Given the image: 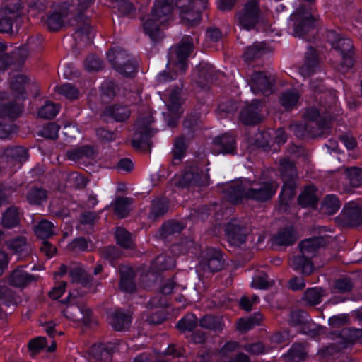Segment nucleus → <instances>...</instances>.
<instances>
[{
    "mask_svg": "<svg viewBox=\"0 0 362 362\" xmlns=\"http://www.w3.org/2000/svg\"><path fill=\"white\" fill-rule=\"evenodd\" d=\"M306 353L304 346L300 343L293 344L284 354V358L289 362H300L304 361Z\"/></svg>",
    "mask_w": 362,
    "mask_h": 362,
    "instance_id": "45",
    "label": "nucleus"
},
{
    "mask_svg": "<svg viewBox=\"0 0 362 362\" xmlns=\"http://www.w3.org/2000/svg\"><path fill=\"white\" fill-rule=\"evenodd\" d=\"M215 78V69L212 65L208 63L201 62L193 71L194 82L203 90H208Z\"/></svg>",
    "mask_w": 362,
    "mask_h": 362,
    "instance_id": "15",
    "label": "nucleus"
},
{
    "mask_svg": "<svg viewBox=\"0 0 362 362\" xmlns=\"http://www.w3.org/2000/svg\"><path fill=\"white\" fill-rule=\"evenodd\" d=\"M260 10L256 0H250L235 15V22L242 29L250 30L259 22Z\"/></svg>",
    "mask_w": 362,
    "mask_h": 362,
    "instance_id": "10",
    "label": "nucleus"
},
{
    "mask_svg": "<svg viewBox=\"0 0 362 362\" xmlns=\"http://www.w3.org/2000/svg\"><path fill=\"white\" fill-rule=\"evenodd\" d=\"M200 263L203 267H206L211 272H218L223 267L224 259L223 254L218 249L208 247L204 251Z\"/></svg>",
    "mask_w": 362,
    "mask_h": 362,
    "instance_id": "18",
    "label": "nucleus"
},
{
    "mask_svg": "<svg viewBox=\"0 0 362 362\" xmlns=\"http://www.w3.org/2000/svg\"><path fill=\"white\" fill-rule=\"evenodd\" d=\"M110 324L116 331H123L129 327L132 322V317L121 309L115 310L109 316Z\"/></svg>",
    "mask_w": 362,
    "mask_h": 362,
    "instance_id": "31",
    "label": "nucleus"
},
{
    "mask_svg": "<svg viewBox=\"0 0 362 362\" xmlns=\"http://www.w3.org/2000/svg\"><path fill=\"white\" fill-rule=\"evenodd\" d=\"M308 127V124L305 122L304 124L292 122L289 125L290 131L300 139L310 138Z\"/></svg>",
    "mask_w": 362,
    "mask_h": 362,
    "instance_id": "63",
    "label": "nucleus"
},
{
    "mask_svg": "<svg viewBox=\"0 0 362 362\" xmlns=\"http://www.w3.org/2000/svg\"><path fill=\"white\" fill-rule=\"evenodd\" d=\"M113 4V8H116L122 16L131 15L135 11L132 4L129 0H114Z\"/></svg>",
    "mask_w": 362,
    "mask_h": 362,
    "instance_id": "62",
    "label": "nucleus"
},
{
    "mask_svg": "<svg viewBox=\"0 0 362 362\" xmlns=\"http://www.w3.org/2000/svg\"><path fill=\"white\" fill-rule=\"evenodd\" d=\"M130 116V110L127 106L122 105H115L107 107L102 115L104 119L106 117H112L116 122H124Z\"/></svg>",
    "mask_w": 362,
    "mask_h": 362,
    "instance_id": "33",
    "label": "nucleus"
},
{
    "mask_svg": "<svg viewBox=\"0 0 362 362\" xmlns=\"http://www.w3.org/2000/svg\"><path fill=\"white\" fill-rule=\"evenodd\" d=\"M197 324V317L192 313H188L179 320L176 327L181 332L192 331L196 327Z\"/></svg>",
    "mask_w": 362,
    "mask_h": 362,
    "instance_id": "55",
    "label": "nucleus"
},
{
    "mask_svg": "<svg viewBox=\"0 0 362 362\" xmlns=\"http://www.w3.org/2000/svg\"><path fill=\"white\" fill-rule=\"evenodd\" d=\"M194 49L192 38L185 36L180 42L173 46L169 50V64H174L175 71L180 74L185 73L187 67L188 58Z\"/></svg>",
    "mask_w": 362,
    "mask_h": 362,
    "instance_id": "4",
    "label": "nucleus"
},
{
    "mask_svg": "<svg viewBox=\"0 0 362 362\" xmlns=\"http://www.w3.org/2000/svg\"><path fill=\"white\" fill-rule=\"evenodd\" d=\"M47 346V339L45 337H37L31 339L28 344V350L33 354H39Z\"/></svg>",
    "mask_w": 362,
    "mask_h": 362,
    "instance_id": "64",
    "label": "nucleus"
},
{
    "mask_svg": "<svg viewBox=\"0 0 362 362\" xmlns=\"http://www.w3.org/2000/svg\"><path fill=\"white\" fill-rule=\"evenodd\" d=\"M300 98L296 90H287L281 93L279 103L286 110H291L297 105Z\"/></svg>",
    "mask_w": 362,
    "mask_h": 362,
    "instance_id": "42",
    "label": "nucleus"
},
{
    "mask_svg": "<svg viewBox=\"0 0 362 362\" xmlns=\"http://www.w3.org/2000/svg\"><path fill=\"white\" fill-rule=\"evenodd\" d=\"M327 40L331 44L332 47L334 49L340 52L341 54V71H345L351 68L354 63V45L351 40L347 37H344L334 30L327 31Z\"/></svg>",
    "mask_w": 362,
    "mask_h": 362,
    "instance_id": "6",
    "label": "nucleus"
},
{
    "mask_svg": "<svg viewBox=\"0 0 362 362\" xmlns=\"http://www.w3.org/2000/svg\"><path fill=\"white\" fill-rule=\"evenodd\" d=\"M317 200L315 188L313 185L306 187L298 198V204L303 207L310 206L314 208Z\"/></svg>",
    "mask_w": 362,
    "mask_h": 362,
    "instance_id": "43",
    "label": "nucleus"
},
{
    "mask_svg": "<svg viewBox=\"0 0 362 362\" xmlns=\"http://www.w3.org/2000/svg\"><path fill=\"white\" fill-rule=\"evenodd\" d=\"M114 353V346L111 344L99 343L93 344L89 349L90 356L97 361H109Z\"/></svg>",
    "mask_w": 362,
    "mask_h": 362,
    "instance_id": "28",
    "label": "nucleus"
},
{
    "mask_svg": "<svg viewBox=\"0 0 362 362\" xmlns=\"http://www.w3.org/2000/svg\"><path fill=\"white\" fill-rule=\"evenodd\" d=\"M76 21L78 22H83L82 25L77 28L74 33L76 41L84 45H90L93 41V37L90 35L92 28L89 23L86 21V17L81 13H78L76 16Z\"/></svg>",
    "mask_w": 362,
    "mask_h": 362,
    "instance_id": "30",
    "label": "nucleus"
},
{
    "mask_svg": "<svg viewBox=\"0 0 362 362\" xmlns=\"http://www.w3.org/2000/svg\"><path fill=\"white\" fill-rule=\"evenodd\" d=\"M209 177L195 161L187 162L182 174L175 182L177 187H199L208 184Z\"/></svg>",
    "mask_w": 362,
    "mask_h": 362,
    "instance_id": "9",
    "label": "nucleus"
},
{
    "mask_svg": "<svg viewBox=\"0 0 362 362\" xmlns=\"http://www.w3.org/2000/svg\"><path fill=\"white\" fill-rule=\"evenodd\" d=\"M27 199L31 204L40 205L47 199V192L42 187H32L26 195Z\"/></svg>",
    "mask_w": 362,
    "mask_h": 362,
    "instance_id": "51",
    "label": "nucleus"
},
{
    "mask_svg": "<svg viewBox=\"0 0 362 362\" xmlns=\"http://www.w3.org/2000/svg\"><path fill=\"white\" fill-rule=\"evenodd\" d=\"M55 225L46 219H42L33 227L35 235L41 240H47L56 235Z\"/></svg>",
    "mask_w": 362,
    "mask_h": 362,
    "instance_id": "35",
    "label": "nucleus"
},
{
    "mask_svg": "<svg viewBox=\"0 0 362 362\" xmlns=\"http://www.w3.org/2000/svg\"><path fill=\"white\" fill-rule=\"evenodd\" d=\"M109 62L119 74L132 77L136 71L137 64L133 60L126 50L120 47L110 49L107 54Z\"/></svg>",
    "mask_w": 362,
    "mask_h": 362,
    "instance_id": "7",
    "label": "nucleus"
},
{
    "mask_svg": "<svg viewBox=\"0 0 362 362\" xmlns=\"http://www.w3.org/2000/svg\"><path fill=\"white\" fill-rule=\"evenodd\" d=\"M207 6V0H199L196 5L180 12V16L184 24L193 27L197 25L201 19V11Z\"/></svg>",
    "mask_w": 362,
    "mask_h": 362,
    "instance_id": "21",
    "label": "nucleus"
},
{
    "mask_svg": "<svg viewBox=\"0 0 362 362\" xmlns=\"http://www.w3.org/2000/svg\"><path fill=\"white\" fill-rule=\"evenodd\" d=\"M316 123L311 125L312 129L308 127L310 138L325 137L330 134L331 124L328 119H321L320 121H317Z\"/></svg>",
    "mask_w": 362,
    "mask_h": 362,
    "instance_id": "41",
    "label": "nucleus"
},
{
    "mask_svg": "<svg viewBox=\"0 0 362 362\" xmlns=\"http://www.w3.org/2000/svg\"><path fill=\"white\" fill-rule=\"evenodd\" d=\"M57 91L67 99H77L79 95L78 88L71 83H65L56 88Z\"/></svg>",
    "mask_w": 362,
    "mask_h": 362,
    "instance_id": "61",
    "label": "nucleus"
},
{
    "mask_svg": "<svg viewBox=\"0 0 362 362\" xmlns=\"http://www.w3.org/2000/svg\"><path fill=\"white\" fill-rule=\"evenodd\" d=\"M87 180L77 172H72L67 175L66 185L74 189H81L86 187Z\"/></svg>",
    "mask_w": 362,
    "mask_h": 362,
    "instance_id": "58",
    "label": "nucleus"
},
{
    "mask_svg": "<svg viewBox=\"0 0 362 362\" xmlns=\"http://www.w3.org/2000/svg\"><path fill=\"white\" fill-rule=\"evenodd\" d=\"M247 187L243 181L235 180L223 186V198L228 202L236 204L243 199H247Z\"/></svg>",
    "mask_w": 362,
    "mask_h": 362,
    "instance_id": "16",
    "label": "nucleus"
},
{
    "mask_svg": "<svg viewBox=\"0 0 362 362\" xmlns=\"http://www.w3.org/2000/svg\"><path fill=\"white\" fill-rule=\"evenodd\" d=\"M22 214L14 205L7 208L1 214L0 225L5 229H13L21 225Z\"/></svg>",
    "mask_w": 362,
    "mask_h": 362,
    "instance_id": "24",
    "label": "nucleus"
},
{
    "mask_svg": "<svg viewBox=\"0 0 362 362\" xmlns=\"http://www.w3.org/2000/svg\"><path fill=\"white\" fill-rule=\"evenodd\" d=\"M344 219L351 226H356L362 224V204L356 201L346 204L343 211Z\"/></svg>",
    "mask_w": 362,
    "mask_h": 362,
    "instance_id": "22",
    "label": "nucleus"
},
{
    "mask_svg": "<svg viewBox=\"0 0 362 362\" xmlns=\"http://www.w3.org/2000/svg\"><path fill=\"white\" fill-rule=\"evenodd\" d=\"M175 266V260L171 257L161 254L153 261L151 267V272L141 276L143 286L151 287L158 277L154 273L171 269Z\"/></svg>",
    "mask_w": 362,
    "mask_h": 362,
    "instance_id": "13",
    "label": "nucleus"
},
{
    "mask_svg": "<svg viewBox=\"0 0 362 362\" xmlns=\"http://www.w3.org/2000/svg\"><path fill=\"white\" fill-rule=\"evenodd\" d=\"M73 283H77L83 287H88L92 284L93 277L81 267H71L69 271Z\"/></svg>",
    "mask_w": 362,
    "mask_h": 362,
    "instance_id": "38",
    "label": "nucleus"
},
{
    "mask_svg": "<svg viewBox=\"0 0 362 362\" xmlns=\"http://www.w3.org/2000/svg\"><path fill=\"white\" fill-rule=\"evenodd\" d=\"M279 184L275 181L253 182L247 188V199L259 202L269 200L276 193Z\"/></svg>",
    "mask_w": 362,
    "mask_h": 362,
    "instance_id": "12",
    "label": "nucleus"
},
{
    "mask_svg": "<svg viewBox=\"0 0 362 362\" xmlns=\"http://www.w3.org/2000/svg\"><path fill=\"white\" fill-rule=\"evenodd\" d=\"M132 202V199L124 197H117L115 199L114 204L115 213L118 217L124 218L129 212V205Z\"/></svg>",
    "mask_w": 362,
    "mask_h": 362,
    "instance_id": "53",
    "label": "nucleus"
},
{
    "mask_svg": "<svg viewBox=\"0 0 362 362\" xmlns=\"http://www.w3.org/2000/svg\"><path fill=\"white\" fill-rule=\"evenodd\" d=\"M153 117L149 113L141 116L135 124L136 132L132 140V145L136 149L150 151L151 142L150 139L155 134L156 129L152 128Z\"/></svg>",
    "mask_w": 362,
    "mask_h": 362,
    "instance_id": "3",
    "label": "nucleus"
},
{
    "mask_svg": "<svg viewBox=\"0 0 362 362\" xmlns=\"http://www.w3.org/2000/svg\"><path fill=\"white\" fill-rule=\"evenodd\" d=\"M183 228L182 223L175 220L168 221L160 228V236L164 240H170L173 237L180 235Z\"/></svg>",
    "mask_w": 362,
    "mask_h": 362,
    "instance_id": "39",
    "label": "nucleus"
},
{
    "mask_svg": "<svg viewBox=\"0 0 362 362\" xmlns=\"http://www.w3.org/2000/svg\"><path fill=\"white\" fill-rule=\"evenodd\" d=\"M168 211V202L163 199H156L153 201L151 210L148 218L153 221L164 216Z\"/></svg>",
    "mask_w": 362,
    "mask_h": 362,
    "instance_id": "47",
    "label": "nucleus"
},
{
    "mask_svg": "<svg viewBox=\"0 0 362 362\" xmlns=\"http://www.w3.org/2000/svg\"><path fill=\"white\" fill-rule=\"evenodd\" d=\"M310 320L308 313L302 309H296L290 312L288 322L291 327L305 325Z\"/></svg>",
    "mask_w": 362,
    "mask_h": 362,
    "instance_id": "49",
    "label": "nucleus"
},
{
    "mask_svg": "<svg viewBox=\"0 0 362 362\" xmlns=\"http://www.w3.org/2000/svg\"><path fill=\"white\" fill-rule=\"evenodd\" d=\"M247 228L238 220L229 221L225 226V235L230 247H240L245 243Z\"/></svg>",
    "mask_w": 362,
    "mask_h": 362,
    "instance_id": "14",
    "label": "nucleus"
},
{
    "mask_svg": "<svg viewBox=\"0 0 362 362\" xmlns=\"http://www.w3.org/2000/svg\"><path fill=\"white\" fill-rule=\"evenodd\" d=\"M345 175L353 187L362 186V170L356 167H351L345 169Z\"/></svg>",
    "mask_w": 362,
    "mask_h": 362,
    "instance_id": "56",
    "label": "nucleus"
},
{
    "mask_svg": "<svg viewBox=\"0 0 362 362\" xmlns=\"http://www.w3.org/2000/svg\"><path fill=\"white\" fill-rule=\"evenodd\" d=\"M7 245L15 253L22 255L28 253L30 250V246L28 243V239L25 236H18L7 242Z\"/></svg>",
    "mask_w": 362,
    "mask_h": 362,
    "instance_id": "48",
    "label": "nucleus"
},
{
    "mask_svg": "<svg viewBox=\"0 0 362 362\" xmlns=\"http://www.w3.org/2000/svg\"><path fill=\"white\" fill-rule=\"evenodd\" d=\"M187 144L184 136L176 137L172 149V163L174 165H180L182 159L186 154Z\"/></svg>",
    "mask_w": 362,
    "mask_h": 362,
    "instance_id": "40",
    "label": "nucleus"
},
{
    "mask_svg": "<svg viewBox=\"0 0 362 362\" xmlns=\"http://www.w3.org/2000/svg\"><path fill=\"white\" fill-rule=\"evenodd\" d=\"M28 158L26 148L22 146H14L5 149L2 159L5 160L9 167L20 165Z\"/></svg>",
    "mask_w": 362,
    "mask_h": 362,
    "instance_id": "26",
    "label": "nucleus"
},
{
    "mask_svg": "<svg viewBox=\"0 0 362 362\" xmlns=\"http://www.w3.org/2000/svg\"><path fill=\"white\" fill-rule=\"evenodd\" d=\"M273 245L279 246H288L293 245L296 240L297 237L293 227L284 228L279 230L272 238Z\"/></svg>",
    "mask_w": 362,
    "mask_h": 362,
    "instance_id": "34",
    "label": "nucleus"
},
{
    "mask_svg": "<svg viewBox=\"0 0 362 362\" xmlns=\"http://www.w3.org/2000/svg\"><path fill=\"white\" fill-rule=\"evenodd\" d=\"M274 76L266 71H254L250 76V88L255 93L269 95L274 91Z\"/></svg>",
    "mask_w": 362,
    "mask_h": 362,
    "instance_id": "11",
    "label": "nucleus"
},
{
    "mask_svg": "<svg viewBox=\"0 0 362 362\" xmlns=\"http://www.w3.org/2000/svg\"><path fill=\"white\" fill-rule=\"evenodd\" d=\"M318 66V58L316 51L312 47L308 48L305 53L304 64L300 67V72L304 76H310L313 74Z\"/></svg>",
    "mask_w": 362,
    "mask_h": 362,
    "instance_id": "36",
    "label": "nucleus"
},
{
    "mask_svg": "<svg viewBox=\"0 0 362 362\" xmlns=\"http://www.w3.org/2000/svg\"><path fill=\"white\" fill-rule=\"evenodd\" d=\"M270 49L264 42H255L252 45L246 47L243 57L245 62H250L262 57L269 52Z\"/></svg>",
    "mask_w": 362,
    "mask_h": 362,
    "instance_id": "32",
    "label": "nucleus"
},
{
    "mask_svg": "<svg viewBox=\"0 0 362 362\" xmlns=\"http://www.w3.org/2000/svg\"><path fill=\"white\" fill-rule=\"evenodd\" d=\"M262 104V102L260 100H253L240 112V121L246 125H254L260 122L262 120V117L259 114V107Z\"/></svg>",
    "mask_w": 362,
    "mask_h": 362,
    "instance_id": "20",
    "label": "nucleus"
},
{
    "mask_svg": "<svg viewBox=\"0 0 362 362\" xmlns=\"http://www.w3.org/2000/svg\"><path fill=\"white\" fill-rule=\"evenodd\" d=\"M293 22V35L303 37L308 34L315 27V18L310 13V6L300 5L291 15Z\"/></svg>",
    "mask_w": 362,
    "mask_h": 362,
    "instance_id": "8",
    "label": "nucleus"
},
{
    "mask_svg": "<svg viewBox=\"0 0 362 362\" xmlns=\"http://www.w3.org/2000/svg\"><path fill=\"white\" fill-rule=\"evenodd\" d=\"M59 111V105L52 102H47L38 110V116L45 119H52Z\"/></svg>",
    "mask_w": 362,
    "mask_h": 362,
    "instance_id": "57",
    "label": "nucleus"
},
{
    "mask_svg": "<svg viewBox=\"0 0 362 362\" xmlns=\"http://www.w3.org/2000/svg\"><path fill=\"white\" fill-rule=\"evenodd\" d=\"M23 111L22 105L16 103H8L0 105V117H9L15 119L18 117Z\"/></svg>",
    "mask_w": 362,
    "mask_h": 362,
    "instance_id": "50",
    "label": "nucleus"
},
{
    "mask_svg": "<svg viewBox=\"0 0 362 362\" xmlns=\"http://www.w3.org/2000/svg\"><path fill=\"white\" fill-rule=\"evenodd\" d=\"M341 206V203L338 197L335 195H327L325 197L321 209L327 214L332 215L336 213Z\"/></svg>",
    "mask_w": 362,
    "mask_h": 362,
    "instance_id": "52",
    "label": "nucleus"
},
{
    "mask_svg": "<svg viewBox=\"0 0 362 362\" xmlns=\"http://www.w3.org/2000/svg\"><path fill=\"white\" fill-rule=\"evenodd\" d=\"M167 296H152L147 304V308H151L153 306H155L158 309L148 316L147 322L149 325H160L167 319L166 314L163 310L164 308L168 307Z\"/></svg>",
    "mask_w": 362,
    "mask_h": 362,
    "instance_id": "17",
    "label": "nucleus"
},
{
    "mask_svg": "<svg viewBox=\"0 0 362 362\" xmlns=\"http://www.w3.org/2000/svg\"><path fill=\"white\" fill-rule=\"evenodd\" d=\"M332 334L340 339L339 349H345L353 345L356 340L362 338V329L346 327L334 331Z\"/></svg>",
    "mask_w": 362,
    "mask_h": 362,
    "instance_id": "19",
    "label": "nucleus"
},
{
    "mask_svg": "<svg viewBox=\"0 0 362 362\" xmlns=\"http://www.w3.org/2000/svg\"><path fill=\"white\" fill-rule=\"evenodd\" d=\"M327 111V107L320 105V107H309L305 108L303 113V118L305 122L308 124V127L313 128L311 125L317 124V121L321 119H327L325 113Z\"/></svg>",
    "mask_w": 362,
    "mask_h": 362,
    "instance_id": "37",
    "label": "nucleus"
},
{
    "mask_svg": "<svg viewBox=\"0 0 362 362\" xmlns=\"http://www.w3.org/2000/svg\"><path fill=\"white\" fill-rule=\"evenodd\" d=\"M36 280L37 278L35 276L29 274L23 269L18 267L11 273L8 282L11 286L23 288Z\"/></svg>",
    "mask_w": 362,
    "mask_h": 362,
    "instance_id": "27",
    "label": "nucleus"
},
{
    "mask_svg": "<svg viewBox=\"0 0 362 362\" xmlns=\"http://www.w3.org/2000/svg\"><path fill=\"white\" fill-rule=\"evenodd\" d=\"M115 238L117 244L123 248L132 249L134 246L131 233L124 228H117L116 229Z\"/></svg>",
    "mask_w": 362,
    "mask_h": 362,
    "instance_id": "54",
    "label": "nucleus"
},
{
    "mask_svg": "<svg viewBox=\"0 0 362 362\" xmlns=\"http://www.w3.org/2000/svg\"><path fill=\"white\" fill-rule=\"evenodd\" d=\"M216 153L232 154L235 152V140L233 135L223 134L216 136L213 141Z\"/></svg>",
    "mask_w": 362,
    "mask_h": 362,
    "instance_id": "25",
    "label": "nucleus"
},
{
    "mask_svg": "<svg viewBox=\"0 0 362 362\" xmlns=\"http://www.w3.org/2000/svg\"><path fill=\"white\" fill-rule=\"evenodd\" d=\"M22 8L21 0H0V14L18 12Z\"/></svg>",
    "mask_w": 362,
    "mask_h": 362,
    "instance_id": "60",
    "label": "nucleus"
},
{
    "mask_svg": "<svg viewBox=\"0 0 362 362\" xmlns=\"http://www.w3.org/2000/svg\"><path fill=\"white\" fill-rule=\"evenodd\" d=\"M65 13L59 11H54L47 15L45 24L50 31H57L64 25Z\"/></svg>",
    "mask_w": 362,
    "mask_h": 362,
    "instance_id": "46",
    "label": "nucleus"
},
{
    "mask_svg": "<svg viewBox=\"0 0 362 362\" xmlns=\"http://www.w3.org/2000/svg\"><path fill=\"white\" fill-rule=\"evenodd\" d=\"M200 326L214 331L215 332H221L225 325L223 320L218 316L206 315L200 320Z\"/></svg>",
    "mask_w": 362,
    "mask_h": 362,
    "instance_id": "44",
    "label": "nucleus"
},
{
    "mask_svg": "<svg viewBox=\"0 0 362 362\" xmlns=\"http://www.w3.org/2000/svg\"><path fill=\"white\" fill-rule=\"evenodd\" d=\"M280 173L284 182L280 201L282 204H286L296 193V182L298 179V173L295 164L286 158L280 160Z\"/></svg>",
    "mask_w": 362,
    "mask_h": 362,
    "instance_id": "5",
    "label": "nucleus"
},
{
    "mask_svg": "<svg viewBox=\"0 0 362 362\" xmlns=\"http://www.w3.org/2000/svg\"><path fill=\"white\" fill-rule=\"evenodd\" d=\"M120 274L119 288L121 291L125 293H134L139 291L134 281V272L129 266L120 265L119 268Z\"/></svg>",
    "mask_w": 362,
    "mask_h": 362,
    "instance_id": "23",
    "label": "nucleus"
},
{
    "mask_svg": "<svg viewBox=\"0 0 362 362\" xmlns=\"http://www.w3.org/2000/svg\"><path fill=\"white\" fill-rule=\"evenodd\" d=\"M180 94V90L178 88L173 90L170 93L169 103L168 105L169 111L175 115L177 118L180 117L179 109L181 105Z\"/></svg>",
    "mask_w": 362,
    "mask_h": 362,
    "instance_id": "59",
    "label": "nucleus"
},
{
    "mask_svg": "<svg viewBox=\"0 0 362 362\" xmlns=\"http://www.w3.org/2000/svg\"><path fill=\"white\" fill-rule=\"evenodd\" d=\"M172 10L173 6L168 0H156L151 13L142 17L143 29L153 42H159L163 39L160 25L169 19Z\"/></svg>",
    "mask_w": 362,
    "mask_h": 362,
    "instance_id": "1",
    "label": "nucleus"
},
{
    "mask_svg": "<svg viewBox=\"0 0 362 362\" xmlns=\"http://www.w3.org/2000/svg\"><path fill=\"white\" fill-rule=\"evenodd\" d=\"M65 156L68 160L77 162L83 159H94L96 152L92 146L84 145L67 150Z\"/></svg>",
    "mask_w": 362,
    "mask_h": 362,
    "instance_id": "29",
    "label": "nucleus"
},
{
    "mask_svg": "<svg viewBox=\"0 0 362 362\" xmlns=\"http://www.w3.org/2000/svg\"><path fill=\"white\" fill-rule=\"evenodd\" d=\"M326 245L323 237H315L302 240L298 247L300 255L293 257L292 265L294 269L300 271L303 275H310L313 271L311 259L314 257L318 250Z\"/></svg>",
    "mask_w": 362,
    "mask_h": 362,
    "instance_id": "2",
    "label": "nucleus"
}]
</instances>
